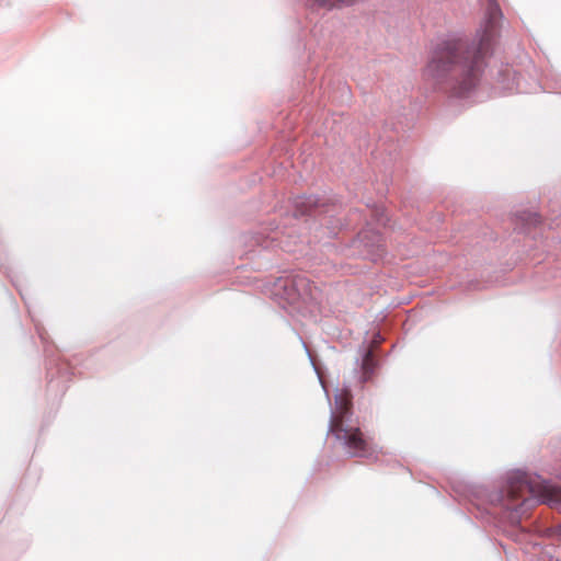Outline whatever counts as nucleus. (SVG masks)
<instances>
[{
  "label": "nucleus",
  "instance_id": "1",
  "mask_svg": "<svg viewBox=\"0 0 561 561\" xmlns=\"http://www.w3.org/2000/svg\"><path fill=\"white\" fill-rule=\"evenodd\" d=\"M501 19L499 4L495 0H489L477 39L470 43L461 37H453L437 44L423 70L424 78L435 83L448 82L458 95L474 89L492 53Z\"/></svg>",
  "mask_w": 561,
  "mask_h": 561
},
{
  "label": "nucleus",
  "instance_id": "2",
  "mask_svg": "<svg viewBox=\"0 0 561 561\" xmlns=\"http://www.w3.org/2000/svg\"><path fill=\"white\" fill-rule=\"evenodd\" d=\"M352 393L347 388L337 389L331 412L329 433L352 457L368 458L376 451L370 437L353 417Z\"/></svg>",
  "mask_w": 561,
  "mask_h": 561
},
{
  "label": "nucleus",
  "instance_id": "3",
  "mask_svg": "<svg viewBox=\"0 0 561 561\" xmlns=\"http://www.w3.org/2000/svg\"><path fill=\"white\" fill-rule=\"evenodd\" d=\"M519 499L523 500L522 506L535 500L553 507L561 504V488L525 472H515L507 482L505 506L508 510H517L518 505L514 502Z\"/></svg>",
  "mask_w": 561,
  "mask_h": 561
},
{
  "label": "nucleus",
  "instance_id": "4",
  "mask_svg": "<svg viewBox=\"0 0 561 561\" xmlns=\"http://www.w3.org/2000/svg\"><path fill=\"white\" fill-rule=\"evenodd\" d=\"M302 283H304L302 278H296V279L286 278V279L279 280L277 286L284 288L285 290L290 289V293H288V295L286 296V300L289 304H294L299 297V294L296 293L295 287H297L298 285H301Z\"/></svg>",
  "mask_w": 561,
  "mask_h": 561
},
{
  "label": "nucleus",
  "instance_id": "5",
  "mask_svg": "<svg viewBox=\"0 0 561 561\" xmlns=\"http://www.w3.org/2000/svg\"><path fill=\"white\" fill-rule=\"evenodd\" d=\"M518 220L526 227H537L541 224V217L537 213L523 211L518 215Z\"/></svg>",
  "mask_w": 561,
  "mask_h": 561
},
{
  "label": "nucleus",
  "instance_id": "6",
  "mask_svg": "<svg viewBox=\"0 0 561 561\" xmlns=\"http://www.w3.org/2000/svg\"><path fill=\"white\" fill-rule=\"evenodd\" d=\"M376 367V360L374 358L373 352L368 351L363 359L362 369L364 379L367 380L370 378V376L374 373V369Z\"/></svg>",
  "mask_w": 561,
  "mask_h": 561
},
{
  "label": "nucleus",
  "instance_id": "7",
  "mask_svg": "<svg viewBox=\"0 0 561 561\" xmlns=\"http://www.w3.org/2000/svg\"><path fill=\"white\" fill-rule=\"evenodd\" d=\"M358 0H316V2L328 10L334 9V8H342V7H348L356 3Z\"/></svg>",
  "mask_w": 561,
  "mask_h": 561
},
{
  "label": "nucleus",
  "instance_id": "8",
  "mask_svg": "<svg viewBox=\"0 0 561 561\" xmlns=\"http://www.w3.org/2000/svg\"><path fill=\"white\" fill-rule=\"evenodd\" d=\"M560 534H561V526H560Z\"/></svg>",
  "mask_w": 561,
  "mask_h": 561
}]
</instances>
